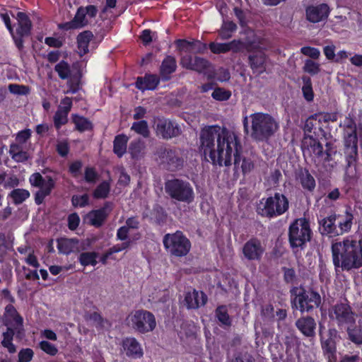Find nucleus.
Returning <instances> with one entry per match:
<instances>
[{
	"label": "nucleus",
	"mask_w": 362,
	"mask_h": 362,
	"mask_svg": "<svg viewBox=\"0 0 362 362\" xmlns=\"http://www.w3.org/2000/svg\"><path fill=\"white\" fill-rule=\"evenodd\" d=\"M199 151L204 159H210L213 165L226 167L231 165L232 148H240L238 136L226 127L218 125L202 129L199 135Z\"/></svg>",
	"instance_id": "nucleus-1"
},
{
	"label": "nucleus",
	"mask_w": 362,
	"mask_h": 362,
	"mask_svg": "<svg viewBox=\"0 0 362 362\" xmlns=\"http://www.w3.org/2000/svg\"><path fill=\"white\" fill-rule=\"evenodd\" d=\"M336 272H350L362 267V234L349 235L331 245Z\"/></svg>",
	"instance_id": "nucleus-2"
},
{
	"label": "nucleus",
	"mask_w": 362,
	"mask_h": 362,
	"mask_svg": "<svg viewBox=\"0 0 362 362\" xmlns=\"http://www.w3.org/2000/svg\"><path fill=\"white\" fill-rule=\"evenodd\" d=\"M329 317L341 332H347L350 341L358 345L362 344V331L356 325V315L346 300L333 305Z\"/></svg>",
	"instance_id": "nucleus-3"
},
{
	"label": "nucleus",
	"mask_w": 362,
	"mask_h": 362,
	"mask_svg": "<svg viewBox=\"0 0 362 362\" xmlns=\"http://www.w3.org/2000/svg\"><path fill=\"white\" fill-rule=\"evenodd\" d=\"M0 320L6 327V331L2 333L3 339L1 344L10 354H14L16 352V347L13 343V337L16 335L20 337L21 331H23V318L13 305L8 304L5 307Z\"/></svg>",
	"instance_id": "nucleus-4"
},
{
	"label": "nucleus",
	"mask_w": 362,
	"mask_h": 362,
	"mask_svg": "<svg viewBox=\"0 0 362 362\" xmlns=\"http://www.w3.org/2000/svg\"><path fill=\"white\" fill-rule=\"evenodd\" d=\"M251 138L257 142H267L278 131L279 126L269 114L255 112L250 115Z\"/></svg>",
	"instance_id": "nucleus-5"
},
{
	"label": "nucleus",
	"mask_w": 362,
	"mask_h": 362,
	"mask_svg": "<svg viewBox=\"0 0 362 362\" xmlns=\"http://www.w3.org/2000/svg\"><path fill=\"white\" fill-rule=\"evenodd\" d=\"M344 153L347 163L346 173H351V177L356 174V164L358 159V136L356 125L352 119L346 118L344 121Z\"/></svg>",
	"instance_id": "nucleus-6"
},
{
	"label": "nucleus",
	"mask_w": 362,
	"mask_h": 362,
	"mask_svg": "<svg viewBox=\"0 0 362 362\" xmlns=\"http://www.w3.org/2000/svg\"><path fill=\"white\" fill-rule=\"evenodd\" d=\"M290 293L292 308L301 313H312L321 305L320 293L313 288L306 290L303 286H294L290 290Z\"/></svg>",
	"instance_id": "nucleus-7"
},
{
	"label": "nucleus",
	"mask_w": 362,
	"mask_h": 362,
	"mask_svg": "<svg viewBox=\"0 0 362 362\" xmlns=\"http://www.w3.org/2000/svg\"><path fill=\"white\" fill-rule=\"evenodd\" d=\"M289 206L288 197L281 192H276L273 195L262 198L259 201L256 212L262 217L271 219L284 215L288 211Z\"/></svg>",
	"instance_id": "nucleus-8"
},
{
	"label": "nucleus",
	"mask_w": 362,
	"mask_h": 362,
	"mask_svg": "<svg viewBox=\"0 0 362 362\" xmlns=\"http://www.w3.org/2000/svg\"><path fill=\"white\" fill-rule=\"evenodd\" d=\"M165 193L173 199L187 204L194 201V192L191 184L182 179L173 178L165 182Z\"/></svg>",
	"instance_id": "nucleus-9"
},
{
	"label": "nucleus",
	"mask_w": 362,
	"mask_h": 362,
	"mask_svg": "<svg viewBox=\"0 0 362 362\" xmlns=\"http://www.w3.org/2000/svg\"><path fill=\"white\" fill-rule=\"evenodd\" d=\"M312 230L305 218L294 220L288 228V241L291 248H303L311 239Z\"/></svg>",
	"instance_id": "nucleus-10"
},
{
	"label": "nucleus",
	"mask_w": 362,
	"mask_h": 362,
	"mask_svg": "<svg viewBox=\"0 0 362 362\" xmlns=\"http://www.w3.org/2000/svg\"><path fill=\"white\" fill-rule=\"evenodd\" d=\"M165 250L175 257L186 256L190 251L191 242L181 230L166 233L163 238Z\"/></svg>",
	"instance_id": "nucleus-11"
},
{
	"label": "nucleus",
	"mask_w": 362,
	"mask_h": 362,
	"mask_svg": "<svg viewBox=\"0 0 362 362\" xmlns=\"http://www.w3.org/2000/svg\"><path fill=\"white\" fill-rule=\"evenodd\" d=\"M316 117L315 115H312L305 122V127H304V132L305 136L303 139V146H307L308 148H310L313 153L317 156V157H323L324 160L325 161H330L332 160V152H331V147L329 144H327L326 145V151L325 152L323 151V147L321 143L319 141V140L315 137V132H313V130L315 128V124L314 120H316Z\"/></svg>",
	"instance_id": "nucleus-12"
},
{
	"label": "nucleus",
	"mask_w": 362,
	"mask_h": 362,
	"mask_svg": "<svg viewBox=\"0 0 362 362\" xmlns=\"http://www.w3.org/2000/svg\"><path fill=\"white\" fill-rule=\"evenodd\" d=\"M57 178L50 175L43 177L40 173H34L29 177V182L32 187L39 188L35 194V203L37 205L42 204L45 199L50 195L52 190L55 188Z\"/></svg>",
	"instance_id": "nucleus-13"
},
{
	"label": "nucleus",
	"mask_w": 362,
	"mask_h": 362,
	"mask_svg": "<svg viewBox=\"0 0 362 362\" xmlns=\"http://www.w3.org/2000/svg\"><path fill=\"white\" fill-rule=\"evenodd\" d=\"M132 328L140 334L152 332L156 327L154 315L146 310H137L129 315L127 319Z\"/></svg>",
	"instance_id": "nucleus-14"
},
{
	"label": "nucleus",
	"mask_w": 362,
	"mask_h": 362,
	"mask_svg": "<svg viewBox=\"0 0 362 362\" xmlns=\"http://www.w3.org/2000/svg\"><path fill=\"white\" fill-rule=\"evenodd\" d=\"M322 327H320V338L322 353L328 362H336L337 360V339L339 337L338 331L335 328H329L326 334L322 332Z\"/></svg>",
	"instance_id": "nucleus-15"
},
{
	"label": "nucleus",
	"mask_w": 362,
	"mask_h": 362,
	"mask_svg": "<svg viewBox=\"0 0 362 362\" xmlns=\"http://www.w3.org/2000/svg\"><path fill=\"white\" fill-rule=\"evenodd\" d=\"M156 154L163 163L166 164L167 168L170 171H175L182 168L185 160L181 152L176 148L161 146L158 148Z\"/></svg>",
	"instance_id": "nucleus-16"
},
{
	"label": "nucleus",
	"mask_w": 362,
	"mask_h": 362,
	"mask_svg": "<svg viewBox=\"0 0 362 362\" xmlns=\"http://www.w3.org/2000/svg\"><path fill=\"white\" fill-rule=\"evenodd\" d=\"M16 19L18 27L16 32L13 30V34L11 35L16 47L21 50L23 48V37L30 35L33 25L29 16L24 12L18 11L16 14Z\"/></svg>",
	"instance_id": "nucleus-17"
},
{
	"label": "nucleus",
	"mask_w": 362,
	"mask_h": 362,
	"mask_svg": "<svg viewBox=\"0 0 362 362\" xmlns=\"http://www.w3.org/2000/svg\"><path fill=\"white\" fill-rule=\"evenodd\" d=\"M154 129L156 136L165 140L177 137L182 133L181 128L176 122L163 117L156 119Z\"/></svg>",
	"instance_id": "nucleus-18"
},
{
	"label": "nucleus",
	"mask_w": 362,
	"mask_h": 362,
	"mask_svg": "<svg viewBox=\"0 0 362 362\" xmlns=\"http://www.w3.org/2000/svg\"><path fill=\"white\" fill-rule=\"evenodd\" d=\"M114 204L112 202H105L103 206L98 209H93L87 214L90 225L101 227L112 211Z\"/></svg>",
	"instance_id": "nucleus-19"
},
{
	"label": "nucleus",
	"mask_w": 362,
	"mask_h": 362,
	"mask_svg": "<svg viewBox=\"0 0 362 362\" xmlns=\"http://www.w3.org/2000/svg\"><path fill=\"white\" fill-rule=\"evenodd\" d=\"M238 144L240 148H237V153L235 148H232L231 158L233 156L234 172L237 173L240 170L243 175L250 173L254 168L253 161L250 158L242 156L243 146L240 139L238 138Z\"/></svg>",
	"instance_id": "nucleus-20"
},
{
	"label": "nucleus",
	"mask_w": 362,
	"mask_h": 362,
	"mask_svg": "<svg viewBox=\"0 0 362 362\" xmlns=\"http://www.w3.org/2000/svg\"><path fill=\"white\" fill-rule=\"evenodd\" d=\"M242 251L247 260L260 261L264 252V248L260 240L257 238H252L243 245Z\"/></svg>",
	"instance_id": "nucleus-21"
},
{
	"label": "nucleus",
	"mask_w": 362,
	"mask_h": 362,
	"mask_svg": "<svg viewBox=\"0 0 362 362\" xmlns=\"http://www.w3.org/2000/svg\"><path fill=\"white\" fill-rule=\"evenodd\" d=\"M329 13V6L325 3L309 5L305 8V18L310 23H317L326 21Z\"/></svg>",
	"instance_id": "nucleus-22"
},
{
	"label": "nucleus",
	"mask_w": 362,
	"mask_h": 362,
	"mask_svg": "<svg viewBox=\"0 0 362 362\" xmlns=\"http://www.w3.org/2000/svg\"><path fill=\"white\" fill-rule=\"evenodd\" d=\"M318 224L320 232L323 236L335 238L341 235L336 221L335 212L318 218Z\"/></svg>",
	"instance_id": "nucleus-23"
},
{
	"label": "nucleus",
	"mask_w": 362,
	"mask_h": 362,
	"mask_svg": "<svg viewBox=\"0 0 362 362\" xmlns=\"http://www.w3.org/2000/svg\"><path fill=\"white\" fill-rule=\"evenodd\" d=\"M121 346L126 356L129 358L138 359L144 356L143 348L135 337H127L123 338Z\"/></svg>",
	"instance_id": "nucleus-24"
},
{
	"label": "nucleus",
	"mask_w": 362,
	"mask_h": 362,
	"mask_svg": "<svg viewBox=\"0 0 362 362\" xmlns=\"http://www.w3.org/2000/svg\"><path fill=\"white\" fill-rule=\"evenodd\" d=\"M209 47L211 52L216 54H224L230 51L233 53H238L243 48V42L240 40H233L225 43L213 42L209 44Z\"/></svg>",
	"instance_id": "nucleus-25"
},
{
	"label": "nucleus",
	"mask_w": 362,
	"mask_h": 362,
	"mask_svg": "<svg viewBox=\"0 0 362 362\" xmlns=\"http://www.w3.org/2000/svg\"><path fill=\"white\" fill-rule=\"evenodd\" d=\"M335 218L341 235L351 231L354 223V215L350 206L346 207L344 211L339 214L335 213Z\"/></svg>",
	"instance_id": "nucleus-26"
},
{
	"label": "nucleus",
	"mask_w": 362,
	"mask_h": 362,
	"mask_svg": "<svg viewBox=\"0 0 362 362\" xmlns=\"http://www.w3.org/2000/svg\"><path fill=\"white\" fill-rule=\"evenodd\" d=\"M177 61L174 56L167 55L161 62L159 67V76L163 81H168L172 78V74L177 70Z\"/></svg>",
	"instance_id": "nucleus-27"
},
{
	"label": "nucleus",
	"mask_w": 362,
	"mask_h": 362,
	"mask_svg": "<svg viewBox=\"0 0 362 362\" xmlns=\"http://www.w3.org/2000/svg\"><path fill=\"white\" fill-rule=\"evenodd\" d=\"M267 55L261 50L252 52L248 56V63L254 74H261L266 70Z\"/></svg>",
	"instance_id": "nucleus-28"
},
{
	"label": "nucleus",
	"mask_w": 362,
	"mask_h": 362,
	"mask_svg": "<svg viewBox=\"0 0 362 362\" xmlns=\"http://www.w3.org/2000/svg\"><path fill=\"white\" fill-rule=\"evenodd\" d=\"M296 327L305 337L313 338L315 336L316 322L311 316H303L296 321Z\"/></svg>",
	"instance_id": "nucleus-29"
},
{
	"label": "nucleus",
	"mask_w": 362,
	"mask_h": 362,
	"mask_svg": "<svg viewBox=\"0 0 362 362\" xmlns=\"http://www.w3.org/2000/svg\"><path fill=\"white\" fill-rule=\"evenodd\" d=\"M161 78L154 74H146L144 76H138L135 82L137 89L144 91L155 90L160 83Z\"/></svg>",
	"instance_id": "nucleus-30"
},
{
	"label": "nucleus",
	"mask_w": 362,
	"mask_h": 362,
	"mask_svg": "<svg viewBox=\"0 0 362 362\" xmlns=\"http://www.w3.org/2000/svg\"><path fill=\"white\" fill-rule=\"evenodd\" d=\"M207 301V296L204 292L194 290L193 292H187L185 296V304L188 309H197L204 305Z\"/></svg>",
	"instance_id": "nucleus-31"
},
{
	"label": "nucleus",
	"mask_w": 362,
	"mask_h": 362,
	"mask_svg": "<svg viewBox=\"0 0 362 362\" xmlns=\"http://www.w3.org/2000/svg\"><path fill=\"white\" fill-rule=\"evenodd\" d=\"M71 122L74 124V129L81 133L94 129V124L89 119L76 113L71 115Z\"/></svg>",
	"instance_id": "nucleus-32"
},
{
	"label": "nucleus",
	"mask_w": 362,
	"mask_h": 362,
	"mask_svg": "<svg viewBox=\"0 0 362 362\" xmlns=\"http://www.w3.org/2000/svg\"><path fill=\"white\" fill-rule=\"evenodd\" d=\"M93 38V34L90 30H84L80 33L77 37V47L81 56L89 52V43Z\"/></svg>",
	"instance_id": "nucleus-33"
},
{
	"label": "nucleus",
	"mask_w": 362,
	"mask_h": 362,
	"mask_svg": "<svg viewBox=\"0 0 362 362\" xmlns=\"http://www.w3.org/2000/svg\"><path fill=\"white\" fill-rule=\"evenodd\" d=\"M129 139V137L124 134H119L115 136L113 152L118 158H122L126 153Z\"/></svg>",
	"instance_id": "nucleus-34"
},
{
	"label": "nucleus",
	"mask_w": 362,
	"mask_h": 362,
	"mask_svg": "<svg viewBox=\"0 0 362 362\" xmlns=\"http://www.w3.org/2000/svg\"><path fill=\"white\" fill-rule=\"evenodd\" d=\"M298 179L302 187L310 192H313L316 187L315 180L309 173L308 170L305 168L301 170L298 174Z\"/></svg>",
	"instance_id": "nucleus-35"
},
{
	"label": "nucleus",
	"mask_w": 362,
	"mask_h": 362,
	"mask_svg": "<svg viewBox=\"0 0 362 362\" xmlns=\"http://www.w3.org/2000/svg\"><path fill=\"white\" fill-rule=\"evenodd\" d=\"M151 219L158 226H163L167 222L168 214L159 204H155L151 213Z\"/></svg>",
	"instance_id": "nucleus-36"
},
{
	"label": "nucleus",
	"mask_w": 362,
	"mask_h": 362,
	"mask_svg": "<svg viewBox=\"0 0 362 362\" xmlns=\"http://www.w3.org/2000/svg\"><path fill=\"white\" fill-rule=\"evenodd\" d=\"M30 196V192L23 188L14 189L8 194V197L12 199L13 203L15 205L21 204L28 199Z\"/></svg>",
	"instance_id": "nucleus-37"
},
{
	"label": "nucleus",
	"mask_w": 362,
	"mask_h": 362,
	"mask_svg": "<svg viewBox=\"0 0 362 362\" xmlns=\"http://www.w3.org/2000/svg\"><path fill=\"white\" fill-rule=\"evenodd\" d=\"M237 30L236 24L233 21H223L221 29L218 30V36L223 40H228L233 36V33Z\"/></svg>",
	"instance_id": "nucleus-38"
},
{
	"label": "nucleus",
	"mask_w": 362,
	"mask_h": 362,
	"mask_svg": "<svg viewBox=\"0 0 362 362\" xmlns=\"http://www.w3.org/2000/svg\"><path fill=\"white\" fill-rule=\"evenodd\" d=\"M144 148V141L141 139L134 140L129 146L128 152L132 159H139L142 156Z\"/></svg>",
	"instance_id": "nucleus-39"
},
{
	"label": "nucleus",
	"mask_w": 362,
	"mask_h": 362,
	"mask_svg": "<svg viewBox=\"0 0 362 362\" xmlns=\"http://www.w3.org/2000/svg\"><path fill=\"white\" fill-rule=\"evenodd\" d=\"M215 315L217 320L222 325L228 327L231 325L232 321L226 305H218L215 310Z\"/></svg>",
	"instance_id": "nucleus-40"
},
{
	"label": "nucleus",
	"mask_w": 362,
	"mask_h": 362,
	"mask_svg": "<svg viewBox=\"0 0 362 362\" xmlns=\"http://www.w3.org/2000/svg\"><path fill=\"white\" fill-rule=\"evenodd\" d=\"M98 253L96 252H85L80 254L78 259L80 264L83 267L88 265L95 266L98 263Z\"/></svg>",
	"instance_id": "nucleus-41"
},
{
	"label": "nucleus",
	"mask_w": 362,
	"mask_h": 362,
	"mask_svg": "<svg viewBox=\"0 0 362 362\" xmlns=\"http://www.w3.org/2000/svg\"><path fill=\"white\" fill-rule=\"evenodd\" d=\"M302 80L303 82L302 87L303 97L308 102H311L314 99L311 78L309 76H304L302 77Z\"/></svg>",
	"instance_id": "nucleus-42"
},
{
	"label": "nucleus",
	"mask_w": 362,
	"mask_h": 362,
	"mask_svg": "<svg viewBox=\"0 0 362 362\" xmlns=\"http://www.w3.org/2000/svg\"><path fill=\"white\" fill-rule=\"evenodd\" d=\"M131 130L142 136L144 138H148L150 135L148 122L144 119L133 122Z\"/></svg>",
	"instance_id": "nucleus-43"
},
{
	"label": "nucleus",
	"mask_w": 362,
	"mask_h": 362,
	"mask_svg": "<svg viewBox=\"0 0 362 362\" xmlns=\"http://www.w3.org/2000/svg\"><path fill=\"white\" fill-rule=\"evenodd\" d=\"M110 191V185L107 181L100 183L93 192V197L95 199H105Z\"/></svg>",
	"instance_id": "nucleus-44"
},
{
	"label": "nucleus",
	"mask_w": 362,
	"mask_h": 362,
	"mask_svg": "<svg viewBox=\"0 0 362 362\" xmlns=\"http://www.w3.org/2000/svg\"><path fill=\"white\" fill-rule=\"evenodd\" d=\"M211 63L209 60L200 57H194L193 64L192 66V71H195L198 73H204L210 66Z\"/></svg>",
	"instance_id": "nucleus-45"
},
{
	"label": "nucleus",
	"mask_w": 362,
	"mask_h": 362,
	"mask_svg": "<svg viewBox=\"0 0 362 362\" xmlns=\"http://www.w3.org/2000/svg\"><path fill=\"white\" fill-rule=\"evenodd\" d=\"M68 115L69 112L57 109L53 117L54 126L57 130L60 129L63 125L68 122Z\"/></svg>",
	"instance_id": "nucleus-46"
},
{
	"label": "nucleus",
	"mask_w": 362,
	"mask_h": 362,
	"mask_svg": "<svg viewBox=\"0 0 362 362\" xmlns=\"http://www.w3.org/2000/svg\"><path fill=\"white\" fill-rule=\"evenodd\" d=\"M55 71L58 74L59 77L65 80L67 79L71 75V69L69 63L64 60H62L55 65Z\"/></svg>",
	"instance_id": "nucleus-47"
},
{
	"label": "nucleus",
	"mask_w": 362,
	"mask_h": 362,
	"mask_svg": "<svg viewBox=\"0 0 362 362\" xmlns=\"http://www.w3.org/2000/svg\"><path fill=\"white\" fill-rule=\"evenodd\" d=\"M73 21L78 28V29L86 27L88 24V21L86 19V15L84 12V7L79 6L76 12Z\"/></svg>",
	"instance_id": "nucleus-48"
},
{
	"label": "nucleus",
	"mask_w": 362,
	"mask_h": 362,
	"mask_svg": "<svg viewBox=\"0 0 362 362\" xmlns=\"http://www.w3.org/2000/svg\"><path fill=\"white\" fill-rule=\"evenodd\" d=\"M227 362H255V360L248 352H237Z\"/></svg>",
	"instance_id": "nucleus-49"
},
{
	"label": "nucleus",
	"mask_w": 362,
	"mask_h": 362,
	"mask_svg": "<svg viewBox=\"0 0 362 362\" xmlns=\"http://www.w3.org/2000/svg\"><path fill=\"white\" fill-rule=\"evenodd\" d=\"M212 98L218 101L228 100L231 96V92L223 88H216L212 94Z\"/></svg>",
	"instance_id": "nucleus-50"
},
{
	"label": "nucleus",
	"mask_w": 362,
	"mask_h": 362,
	"mask_svg": "<svg viewBox=\"0 0 362 362\" xmlns=\"http://www.w3.org/2000/svg\"><path fill=\"white\" fill-rule=\"evenodd\" d=\"M71 204L74 207H85L89 204V197L87 194H74L71 197Z\"/></svg>",
	"instance_id": "nucleus-51"
},
{
	"label": "nucleus",
	"mask_w": 362,
	"mask_h": 362,
	"mask_svg": "<svg viewBox=\"0 0 362 362\" xmlns=\"http://www.w3.org/2000/svg\"><path fill=\"white\" fill-rule=\"evenodd\" d=\"M8 90L11 93L25 95L29 94L30 88L28 86L11 83L8 86Z\"/></svg>",
	"instance_id": "nucleus-52"
},
{
	"label": "nucleus",
	"mask_w": 362,
	"mask_h": 362,
	"mask_svg": "<svg viewBox=\"0 0 362 362\" xmlns=\"http://www.w3.org/2000/svg\"><path fill=\"white\" fill-rule=\"evenodd\" d=\"M305 72L310 74V75L317 74L320 71V64L311 59H307L303 66Z\"/></svg>",
	"instance_id": "nucleus-53"
},
{
	"label": "nucleus",
	"mask_w": 362,
	"mask_h": 362,
	"mask_svg": "<svg viewBox=\"0 0 362 362\" xmlns=\"http://www.w3.org/2000/svg\"><path fill=\"white\" fill-rule=\"evenodd\" d=\"M84 180L87 183H95L98 180V174L93 167H86L84 172Z\"/></svg>",
	"instance_id": "nucleus-54"
},
{
	"label": "nucleus",
	"mask_w": 362,
	"mask_h": 362,
	"mask_svg": "<svg viewBox=\"0 0 362 362\" xmlns=\"http://www.w3.org/2000/svg\"><path fill=\"white\" fill-rule=\"evenodd\" d=\"M73 239H64L57 243L59 252L62 254L69 255L72 252L71 242Z\"/></svg>",
	"instance_id": "nucleus-55"
},
{
	"label": "nucleus",
	"mask_w": 362,
	"mask_h": 362,
	"mask_svg": "<svg viewBox=\"0 0 362 362\" xmlns=\"http://www.w3.org/2000/svg\"><path fill=\"white\" fill-rule=\"evenodd\" d=\"M40 347L44 352L50 356H55L58 353L57 348L47 341H40Z\"/></svg>",
	"instance_id": "nucleus-56"
},
{
	"label": "nucleus",
	"mask_w": 362,
	"mask_h": 362,
	"mask_svg": "<svg viewBox=\"0 0 362 362\" xmlns=\"http://www.w3.org/2000/svg\"><path fill=\"white\" fill-rule=\"evenodd\" d=\"M300 52L305 56L310 57L312 59H317L320 55V52L317 48L305 46L301 47Z\"/></svg>",
	"instance_id": "nucleus-57"
},
{
	"label": "nucleus",
	"mask_w": 362,
	"mask_h": 362,
	"mask_svg": "<svg viewBox=\"0 0 362 362\" xmlns=\"http://www.w3.org/2000/svg\"><path fill=\"white\" fill-rule=\"evenodd\" d=\"M175 44L179 51L191 52V47L194 43L193 40L189 41L185 39H178L175 41Z\"/></svg>",
	"instance_id": "nucleus-58"
},
{
	"label": "nucleus",
	"mask_w": 362,
	"mask_h": 362,
	"mask_svg": "<svg viewBox=\"0 0 362 362\" xmlns=\"http://www.w3.org/2000/svg\"><path fill=\"white\" fill-rule=\"evenodd\" d=\"M33 349H22L18 353V362H30L33 359Z\"/></svg>",
	"instance_id": "nucleus-59"
},
{
	"label": "nucleus",
	"mask_w": 362,
	"mask_h": 362,
	"mask_svg": "<svg viewBox=\"0 0 362 362\" xmlns=\"http://www.w3.org/2000/svg\"><path fill=\"white\" fill-rule=\"evenodd\" d=\"M68 228L71 230H75L79 226L80 217L76 212L72 213L68 216Z\"/></svg>",
	"instance_id": "nucleus-60"
},
{
	"label": "nucleus",
	"mask_w": 362,
	"mask_h": 362,
	"mask_svg": "<svg viewBox=\"0 0 362 362\" xmlns=\"http://www.w3.org/2000/svg\"><path fill=\"white\" fill-rule=\"evenodd\" d=\"M70 148L69 143L66 141H62L57 143L56 146V151L57 153L62 157H66L69 152Z\"/></svg>",
	"instance_id": "nucleus-61"
},
{
	"label": "nucleus",
	"mask_w": 362,
	"mask_h": 362,
	"mask_svg": "<svg viewBox=\"0 0 362 362\" xmlns=\"http://www.w3.org/2000/svg\"><path fill=\"white\" fill-rule=\"evenodd\" d=\"M83 163L81 160H75L72 162L69 167V172L74 177H78L81 174Z\"/></svg>",
	"instance_id": "nucleus-62"
},
{
	"label": "nucleus",
	"mask_w": 362,
	"mask_h": 362,
	"mask_svg": "<svg viewBox=\"0 0 362 362\" xmlns=\"http://www.w3.org/2000/svg\"><path fill=\"white\" fill-rule=\"evenodd\" d=\"M284 280L287 284H291L296 279V275L294 269L283 267Z\"/></svg>",
	"instance_id": "nucleus-63"
},
{
	"label": "nucleus",
	"mask_w": 362,
	"mask_h": 362,
	"mask_svg": "<svg viewBox=\"0 0 362 362\" xmlns=\"http://www.w3.org/2000/svg\"><path fill=\"white\" fill-rule=\"evenodd\" d=\"M32 132L30 129L20 131L16 136V140L21 144L25 143L31 137Z\"/></svg>",
	"instance_id": "nucleus-64"
}]
</instances>
